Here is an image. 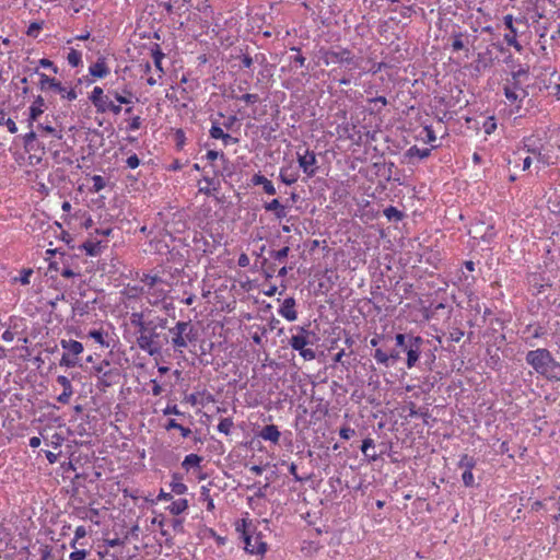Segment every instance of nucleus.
<instances>
[{
	"mask_svg": "<svg viewBox=\"0 0 560 560\" xmlns=\"http://www.w3.org/2000/svg\"><path fill=\"white\" fill-rule=\"evenodd\" d=\"M187 509H188L187 499H178L176 501H173L167 506V510L172 515H179V514L184 513Z\"/></svg>",
	"mask_w": 560,
	"mask_h": 560,
	"instance_id": "obj_31",
	"label": "nucleus"
},
{
	"mask_svg": "<svg viewBox=\"0 0 560 560\" xmlns=\"http://www.w3.org/2000/svg\"><path fill=\"white\" fill-rule=\"evenodd\" d=\"M88 535V530L84 526H78L74 530V537L69 542L70 547L75 550L80 539L84 538Z\"/></svg>",
	"mask_w": 560,
	"mask_h": 560,
	"instance_id": "obj_40",
	"label": "nucleus"
},
{
	"mask_svg": "<svg viewBox=\"0 0 560 560\" xmlns=\"http://www.w3.org/2000/svg\"><path fill=\"white\" fill-rule=\"evenodd\" d=\"M110 96H113V92L105 94L101 86H94L89 95V100L95 107L97 114L113 113L114 115H118L121 112V106L115 103Z\"/></svg>",
	"mask_w": 560,
	"mask_h": 560,
	"instance_id": "obj_8",
	"label": "nucleus"
},
{
	"mask_svg": "<svg viewBox=\"0 0 560 560\" xmlns=\"http://www.w3.org/2000/svg\"><path fill=\"white\" fill-rule=\"evenodd\" d=\"M37 131L40 137L50 136L51 138L56 140L62 139V132L60 129H57L50 125L39 124L37 126Z\"/></svg>",
	"mask_w": 560,
	"mask_h": 560,
	"instance_id": "obj_29",
	"label": "nucleus"
},
{
	"mask_svg": "<svg viewBox=\"0 0 560 560\" xmlns=\"http://www.w3.org/2000/svg\"><path fill=\"white\" fill-rule=\"evenodd\" d=\"M497 119L494 116H488L482 124V128L486 135H491L497 130Z\"/></svg>",
	"mask_w": 560,
	"mask_h": 560,
	"instance_id": "obj_44",
	"label": "nucleus"
},
{
	"mask_svg": "<svg viewBox=\"0 0 560 560\" xmlns=\"http://www.w3.org/2000/svg\"><path fill=\"white\" fill-rule=\"evenodd\" d=\"M150 313V310L132 312L129 319L131 326L137 329L138 347L149 355L153 357L159 355L162 350L158 328L164 329L166 327L167 319L159 316L154 319H149L148 314Z\"/></svg>",
	"mask_w": 560,
	"mask_h": 560,
	"instance_id": "obj_1",
	"label": "nucleus"
},
{
	"mask_svg": "<svg viewBox=\"0 0 560 560\" xmlns=\"http://www.w3.org/2000/svg\"><path fill=\"white\" fill-rule=\"evenodd\" d=\"M175 138H176V147L178 149H183L185 141H186L185 132L182 129H177L176 133H175Z\"/></svg>",
	"mask_w": 560,
	"mask_h": 560,
	"instance_id": "obj_61",
	"label": "nucleus"
},
{
	"mask_svg": "<svg viewBox=\"0 0 560 560\" xmlns=\"http://www.w3.org/2000/svg\"><path fill=\"white\" fill-rule=\"evenodd\" d=\"M106 248V244L103 241L93 237V234L80 246L88 256H98Z\"/></svg>",
	"mask_w": 560,
	"mask_h": 560,
	"instance_id": "obj_19",
	"label": "nucleus"
},
{
	"mask_svg": "<svg viewBox=\"0 0 560 560\" xmlns=\"http://www.w3.org/2000/svg\"><path fill=\"white\" fill-rule=\"evenodd\" d=\"M233 98L243 101L247 104H256L257 102H259L258 94H250V93H246L241 96H233Z\"/></svg>",
	"mask_w": 560,
	"mask_h": 560,
	"instance_id": "obj_53",
	"label": "nucleus"
},
{
	"mask_svg": "<svg viewBox=\"0 0 560 560\" xmlns=\"http://www.w3.org/2000/svg\"><path fill=\"white\" fill-rule=\"evenodd\" d=\"M32 275H33L32 269H23L20 272V276L14 279V281H19L21 284L27 285V284H30Z\"/></svg>",
	"mask_w": 560,
	"mask_h": 560,
	"instance_id": "obj_49",
	"label": "nucleus"
},
{
	"mask_svg": "<svg viewBox=\"0 0 560 560\" xmlns=\"http://www.w3.org/2000/svg\"><path fill=\"white\" fill-rule=\"evenodd\" d=\"M374 359L378 364L388 366L389 365V355L384 352L382 349H376L374 352Z\"/></svg>",
	"mask_w": 560,
	"mask_h": 560,
	"instance_id": "obj_47",
	"label": "nucleus"
},
{
	"mask_svg": "<svg viewBox=\"0 0 560 560\" xmlns=\"http://www.w3.org/2000/svg\"><path fill=\"white\" fill-rule=\"evenodd\" d=\"M354 433H355V431L353 429H351L350 427H342L339 430V435L343 440H349L350 438H352L354 435Z\"/></svg>",
	"mask_w": 560,
	"mask_h": 560,
	"instance_id": "obj_63",
	"label": "nucleus"
},
{
	"mask_svg": "<svg viewBox=\"0 0 560 560\" xmlns=\"http://www.w3.org/2000/svg\"><path fill=\"white\" fill-rule=\"evenodd\" d=\"M236 529L242 533L246 552L256 556H264L267 551V544L261 533H257L252 524L242 520V524Z\"/></svg>",
	"mask_w": 560,
	"mask_h": 560,
	"instance_id": "obj_4",
	"label": "nucleus"
},
{
	"mask_svg": "<svg viewBox=\"0 0 560 560\" xmlns=\"http://www.w3.org/2000/svg\"><path fill=\"white\" fill-rule=\"evenodd\" d=\"M462 480L466 487H472L475 485V477L472 470H464L462 475Z\"/></svg>",
	"mask_w": 560,
	"mask_h": 560,
	"instance_id": "obj_58",
	"label": "nucleus"
},
{
	"mask_svg": "<svg viewBox=\"0 0 560 560\" xmlns=\"http://www.w3.org/2000/svg\"><path fill=\"white\" fill-rule=\"evenodd\" d=\"M170 487L172 492L176 494H184L188 490L187 486L182 481V477L178 475H173Z\"/></svg>",
	"mask_w": 560,
	"mask_h": 560,
	"instance_id": "obj_32",
	"label": "nucleus"
},
{
	"mask_svg": "<svg viewBox=\"0 0 560 560\" xmlns=\"http://www.w3.org/2000/svg\"><path fill=\"white\" fill-rule=\"evenodd\" d=\"M171 343L175 352L183 353L188 343L196 341V332L190 322H177L174 327L168 329Z\"/></svg>",
	"mask_w": 560,
	"mask_h": 560,
	"instance_id": "obj_5",
	"label": "nucleus"
},
{
	"mask_svg": "<svg viewBox=\"0 0 560 560\" xmlns=\"http://www.w3.org/2000/svg\"><path fill=\"white\" fill-rule=\"evenodd\" d=\"M43 28V24L38 22H33L28 25L26 34L31 37L36 38L39 34V32Z\"/></svg>",
	"mask_w": 560,
	"mask_h": 560,
	"instance_id": "obj_52",
	"label": "nucleus"
},
{
	"mask_svg": "<svg viewBox=\"0 0 560 560\" xmlns=\"http://www.w3.org/2000/svg\"><path fill=\"white\" fill-rule=\"evenodd\" d=\"M88 556L86 549H75L70 552L68 560H86Z\"/></svg>",
	"mask_w": 560,
	"mask_h": 560,
	"instance_id": "obj_51",
	"label": "nucleus"
},
{
	"mask_svg": "<svg viewBox=\"0 0 560 560\" xmlns=\"http://www.w3.org/2000/svg\"><path fill=\"white\" fill-rule=\"evenodd\" d=\"M452 37H453L452 49L454 51L462 50L465 47L464 42H463V34L462 33H454L452 35Z\"/></svg>",
	"mask_w": 560,
	"mask_h": 560,
	"instance_id": "obj_50",
	"label": "nucleus"
},
{
	"mask_svg": "<svg viewBox=\"0 0 560 560\" xmlns=\"http://www.w3.org/2000/svg\"><path fill=\"white\" fill-rule=\"evenodd\" d=\"M205 394H206V392L192 393L190 395H187L185 397V400H186V402L190 404L191 406H197V405L201 404V401L199 400V396L205 395Z\"/></svg>",
	"mask_w": 560,
	"mask_h": 560,
	"instance_id": "obj_60",
	"label": "nucleus"
},
{
	"mask_svg": "<svg viewBox=\"0 0 560 560\" xmlns=\"http://www.w3.org/2000/svg\"><path fill=\"white\" fill-rule=\"evenodd\" d=\"M528 71L526 69H520L517 71L512 72V78L506 81L504 84V95L506 100L514 104L517 101H522L526 97L527 92L520 83L521 77H526Z\"/></svg>",
	"mask_w": 560,
	"mask_h": 560,
	"instance_id": "obj_10",
	"label": "nucleus"
},
{
	"mask_svg": "<svg viewBox=\"0 0 560 560\" xmlns=\"http://www.w3.org/2000/svg\"><path fill=\"white\" fill-rule=\"evenodd\" d=\"M152 58L154 61V66L160 72H163L162 69V59L164 58V54L161 51L159 46L156 45L154 49H152Z\"/></svg>",
	"mask_w": 560,
	"mask_h": 560,
	"instance_id": "obj_46",
	"label": "nucleus"
},
{
	"mask_svg": "<svg viewBox=\"0 0 560 560\" xmlns=\"http://www.w3.org/2000/svg\"><path fill=\"white\" fill-rule=\"evenodd\" d=\"M132 92L130 90L124 89L122 93L113 92V97L121 106V104H131L132 103Z\"/></svg>",
	"mask_w": 560,
	"mask_h": 560,
	"instance_id": "obj_35",
	"label": "nucleus"
},
{
	"mask_svg": "<svg viewBox=\"0 0 560 560\" xmlns=\"http://www.w3.org/2000/svg\"><path fill=\"white\" fill-rule=\"evenodd\" d=\"M202 462V457L198 454H188L185 456L182 467L188 471L191 468L200 467V463Z\"/></svg>",
	"mask_w": 560,
	"mask_h": 560,
	"instance_id": "obj_30",
	"label": "nucleus"
},
{
	"mask_svg": "<svg viewBox=\"0 0 560 560\" xmlns=\"http://www.w3.org/2000/svg\"><path fill=\"white\" fill-rule=\"evenodd\" d=\"M91 180H92V187H91L92 192H100L106 186V182L103 178V176H101V175H93L91 177Z\"/></svg>",
	"mask_w": 560,
	"mask_h": 560,
	"instance_id": "obj_45",
	"label": "nucleus"
},
{
	"mask_svg": "<svg viewBox=\"0 0 560 560\" xmlns=\"http://www.w3.org/2000/svg\"><path fill=\"white\" fill-rule=\"evenodd\" d=\"M258 436L264 441L278 444L281 438V433L276 424H267L259 431Z\"/></svg>",
	"mask_w": 560,
	"mask_h": 560,
	"instance_id": "obj_25",
	"label": "nucleus"
},
{
	"mask_svg": "<svg viewBox=\"0 0 560 560\" xmlns=\"http://www.w3.org/2000/svg\"><path fill=\"white\" fill-rule=\"evenodd\" d=\"M165 429L167 431L173 429L178 430L183 438H188L191 434V430L189 428L182 425L175 419H170L165 424Z\"/></svg>",
	"mask_w": 560,
	"mask_h": 560,
	"instance_id": "obj_33",
	"label": "nucleus"
},
{
	"mask_svg": "<svg viewBox=\"0 0 560 560\" xmlns=\"http://www.w3.org/2000/svg\"><path fill=\"white\" fill-rule=\"evenodd\" d=\"M477 460L475 457L463 454L458 462V467L464 470H472L476 467Z\"/></svg>",
	"mask_w": 560,
	"mask_h": 560,
	"instance_id": "obj_36",
	"label": "nucleus"
},
{
	"mask_svg": "<svg viewBox=\"0 0 560 560\" xmlns=\"http://www.w3.org/2000/svg\"><path fill=\"white\" fill-rule=\"evenodd\" d=\"M39 88L42 91H50L58 94L61 100L72 102L77 100L78 93L72 85H65L56 78H51L45 73H39Z\"/></svg>",
	"mask_w": 560,
	"mask_h": 560,
	"instance_id": "obj_7",
	"label": "nucleus"
},
{
	"mask_svg": "<svg viewBox=\"0 0 560 560\" xmlns=\"http://www.w3.org/2000/svg\"><path fill=\"white\" fill-rule=\"evenodd\" d=\"M65 439L61 433H54L48 441V445H50L54 448L60 447L63 443Z\"/></svg>",
	"mask_w": 560,
	"mask_h": 560,
	"instance_id": "obj_55",
	"label": "nucleus"
},
{
	"mask_svg": "<svg viewBox=\"0 0 560 560\" xmlns=\"http://www.w3.org/2000/svg\"><path fill=\"white\" fill-rule=\"evenodd\" d=\"M533 139L532 138H525L523 141V148L530 154H533L537 162L549 166L553 164V162L550 160V156L548 154L542 153L541 149L538 147H535L532 144Z\"/></svg>",
	"mask_w": 560,
	"mask_h": 560,
	"instance_id": "obj_18",
	"label": "nucleus"
},
{
	"mask_svg": "<svg viewBox=\"0 0 560 560\" xmlns=\"http://www.w3.org/2000/svg\"><path fill=\"white\" fill-rule=\"evenodd\" d=\"M0 126H5L11 133H15L18 131L15 121L8 118L4 110H0Z\"/></svg>",
	"mask_w": 560,
	"mask_h": 560,
	"instance_id": "obj_41",
	"label": "nucleus"
},
{
	"mask_svg": "<svg viewBox=\"0 0 560 560\" xmlns=\"http://www.w3.org/2000/svg\"><path fill=\"white\" fill-rule=\"evenodd\" d=\"M140 282L144 287V298L151 306H158L166 301L171 292L168 281L158 275L143 273Z\"/></svg>",
	"mask_w": 560,
	"mask_h": 560,
	"instance_id": "obj_3",
	"label": "nucleus"
},
{
	"mask_svg": "<svg viewBox=\"0 0 560 560\" xmlns=\"http://www.w3.org/2000/svg\"><path fill=\"white\" fill-rule=\"evenodd\" d=\"M88 337L92 338L96 343H98L103 348H109L110 341L108 339V332L103 328L91 329L88 332Z\"/></svg>",
	"mask_w": 560,
	"mask_h": 560,
	"instance_id": "obj_26",
	"label": "nucleus"
},
{
	"mask_svg": "<svg viewBox=\"0 0 560 560\" xmlns=\"http://www.w3.org/2000/svg\"><path fill=\"white\" fill-rule=\"evenodd\" d=\"M142 126V119L140 116H133L130 118L129 122H128V127L127 129L129 131H137L141 128Z\"/></svg>",
	"mask_w": 560,
	"mask_h": 560,
	"instance_id": "obj_54",
	"label": "nucleus"
},
{
	"mask_svg": "<svg viewBox=\"0 0 560 560\" xmlns=\"http://www.w3.org/2000/svg\"><path fill=\"white\" fill-rule=\"evenodd\" d=\"M60 346L65 350L60 359V365L66 368H74L79 364L78 357L83 352L84 347L80 341L72 339H61Z\"/></svg>",
	"mask_w": 560,
	"mask_h": 560,
	"instance_id": "obj_12",
	"label": "nucleus"
},
{
	"mask_svg": "<svg viewBox=\"0 0 560 560\" xmlns=\"http://www.w3.org/2000/svg\"><path fill=\"white\" fill-rule=\"evenodd\" d=\"M526 362L536 373L548 381L560 382V363L546 348H538L526 353Z\"/></svg>",
	"mask_w": 560,
	"mask_h": 560,
	"instance_id": "obj_2",
	"label": "nucleus"
},
{
	"mask_svg": "<svg viewBox=\"0 0 560 560\" xmlns=\"http://www.w3.org/2000/svg\"><path fill=\"white\" fill-rule=\"evenodd\" d=\"M289 250H290V248L288 246H284L283 248L279 249V250L272 252L271 257L275 260L282 261L288 257Z\"/></svg>",
	"mask_w": 560,
	"mask_h": 560,
	"instance_id": "obj_56",
	"label": "nucleus"
},
{
	"mask_svg": "<svg viewBox=\"0 0 560 560\" xmlns=\"http://www.w3.org/2000/svg\"><path fill=\"white\" fill-rule=\"evenodd\" d=\"M319 52L325 66L346 65L349 71L360 67V60L348 48L320 49Z\"/></svg>",
	"mask_w": 560,
	"mask_h": 560,
	"instance_id": "obj_6",
	"label": "nucleus"
},
{
	"mask_svg": "<svg viewBox=\"0 0 560 560\" xmlns=\"http://www.w3.org/2000/svg\"><path fill=\"white\" fill-rule=\"evenodd\" d=\"M492 57H491V52L488 51V52H483V54H478V58H477V70H481V69H487L489 67H491L492 65Z\"/></svg>",
	"mask_w": 560,
	"mask_h": 560,
	"instance_id": "obj_37",
	"label": "nucleus"
},
{
	"mask_svg": "<svg viewBox=\"0 0 560 560\" xmlns=\"http://www.w3.org/2000/svg\"><path fill=\"white\" fill-rule=\"evenodd\" d=\"M234 422L232 418H222L218 424V431L225 435H230Z\"/></svg>",
	"mask_w": 560,
	"mask_h": 560,
	"instance_id": "obj_42",
	"label": "nucleus"
},
{
	"mask_svg": "<svg viewBox=\"0 0 560 560\" xmlns=\"http://www.w3.org/2000/svg\"><path fill=\"white\" fill-rule=\"evenodd\" d=\"M206 159L207 161L210 163L211 167H212V172L214 171V168H221V166L219 164H217V162L219 161L222 165L226 164L228 163V159L226 156L224 155L223 152H219V151H215V150H209L206 154ZM222 170H224L222 167Z\"/></svg>",
	"mask_w": 560,
	"mask_h": 560,
	"instance_id": "obj_27",
	"label": "nucleus"
},
{
	"mask_svg": "<svg viewBox=\"0 0 560 560\" xmlns=\"http://www.w3.org/2000/svg\"><path fill=\"white\" fill-rule=\"evenodd\" d=\"M200 500L206 503L208 511L212 512L215 509L214 501L210 494V489L207 486H202L200 488Z\"/></svg>",
	"mask_w": 560,
	"mask_h": 560,
	"instance_id": "obj_34",
	"label": "nucleus"
},
{
	"mask_svg": "<svg viewBox=\"0 0 560 560\" xmlns=\"http://www.w3.org/2000/svg\"><path fill=\"white\" fill-rule=\"evenodd\" d=\"M126 164L129 168L135 170L140 165V160L138 155L133 153L130 156H128V159L126 160Z\"/></svg>",
	"mask_w": 560,
	"mask_h": 560,
	"instance_id": "obj_62",
	"label": "nucleus"
},
{
	"mask_svg": "<svg viewBox=\"0 0 560 560\" xmlns=\"http://www.w3.org/2000/svg\"><path fill=\"white\" fill-rule=\"evenodd\" d=\"M89 73L95 79H104L110 73L106 58L100 56L94 63L89 67Z\"/></svg>",
	"mask_w": 560,
	"mask_h": 560,
	"instance_id": "obj_21",
	"label": "nucleus"
},
{
	"mask_svg": "<svg viewBox=\"0 0 560 560\" xmlns=\"http://www.w3.org/2000/svg\"><path fill=\"white\" fill-rule=\"evenodd\" d=\"M504 26L509 30V33L504 34L505 43L513 47L517 52L523 51V46L517 40V30L514 27V18L512 14H506L503 18Z\"/></svg>",
	"mask_w": 560,
	"mask_h": 560,
	"instance_id": "obj_15",
	"label": "nucleus"
},
{
	"mask_svg": "<svg viewBox=\"0 0 560 560\" xmlns=\"http://www.w3.org/2000/svg\"><path fill=\"white\" fill-rule=\"evenodd\" d=\"M299 178H300L299 172L292 165H287V166L280 167L279 179L283 184L291 186V185L295 184L299 180Z\"/></svg>",
	"mask_w": 560,
	"mask_h": 560,
	"instance_id": "obj_24",
	"label": "nucleus"
},
{
	"mask_svg": "<svg viewBox=\"0 0 560 560\" xmlns=\"http://www.w3.org/2000/svg\"><path fill=\"white\" fill-rule=\"evenodd\" d=\"M399 13L404 19H410L415 13V10L412 5H402L399 9Z\"/></svg>",
	"mask_w": 560,
	"mask_h": 560,
	"instance_id": "obj_64",
	"label": "nucleus"
},
{
	"mask_svg": "<svg viewBox=\"0 0 560 560\" xmlns=\"http://www.w3.org/2000/svg\"><path fill=\"white\" fill-rule=\"evenodd\" d=\"M45 101L38 95L30 106V121H36L44 113Z\"/></svg>",
	"mask_w": 560,
	"mask_h": 560,
	"instance_id": "obj_28",
	"label": "nucleus"
},
{
	"mask_svg": "<svg viewBox=\"0 0 560 560\" xmlns=\"http://www.w3.org/2000/svg\"><path fill=\"white\" fill-rule=\"evenodd\" d=\"M295 306H296V302H295V299L290 296V298H287L280 308L278 310V313L283 317L285 318L289 322H294L298 318V312L295 310Z\"/></svg>",
	"mask_w": 560,
	"mask_h": 560,
	"instance_id": "obj_22",
	"label": "nucleus"
},
{
	"mask_svg": "<svg viewBox=\"0 0 560 560\" xmlns=\"http://www.w3.org/2000/svg\"><path fill=\"white\" fill-rule=\"evenodd\" d=\"M67 61L73 68L79 67L82 63L81 51H79L74 48H71L70 51L68 52Z\"/></svg>",
	"mask_w": 560,
	"mask_h": 560,
	"instance_id": "obj_38",
	"label": "nucleus"
},
{
	"mask_svg": "<svg viewBox=\"0 0 560 560\" xmlns=\"http://www.w3.org/2000/svg\"><path fill=\"white\" fill-rule=\"evenodd\" d=\"M124 304L126 307H129L130 304L135 301L140 300L144 296V287L142 285H126L121 291Z\"/></svg>",
	"mask_w": 560,
	"mask_h": 560,
	"instance_id": "obj_16",
	"label": "nucleus"
},
{
	"mask_svg": "<svg viewBox=\"0 0 560 560\" xmlns=\"http://www.w3.org/2000/svg\"><path fill=\"white\" fill-rule=\"evenodd\" d=\"M104 542H105L106 546H108L110 548H115V547L124 546L125 545V539H122L120 537L105 538Z\"/></svg>",
	"mask_w": 560,
	"mask_h": 560,
	"instance_id": "obj_59",
	"label": "nucleus"
},
{
	"mask_svg": "<svg viewBox=\"0 0 560 560\" xmlns=\"http://www.w3.org/2000/svg\"><path fill=\"white\" fill-rule=\"evenodd\" d=\"M374 447V441L370 438L368 439H364L362 441V445H361V451L364 455L369 456L372 460H375L377 458V454H368V450L369 448H373Z\"/></svg>",
	"mask_w": 560,
	"mask_h": 560,
	"instance_id": "obj_48",
	"label": "nucleus"
},
{
	"mask_svg": "<svg viewBox=\"0 0 560 560\" xmlns=\"http://www.w3.org/2000/svg\"><path fill=\"white\" fill-rule=\"evenodd\" d=\"M56 381L62 387V393L56 398L57 401L63 405L69 404L74 393L71 381L65 375H58Z\"/></svg>",
	"mask_w": 560,
	"mask_h": 560,
	"instance_id": "obj_17",
	"label": "nucleus"
},
{
	"mask_svg": "<svg viewBox=\"0 0 560 560\" xmlns=\"http://www.w3.org/2000/svg\"><path fill=\"white\" fill-rule=\"evenodd\" d=\"M384 215L388 221H400L404 217L402 212L393 206H389L384 210Z\"/></svg>",
	"mask_w": 560,
	"mask_h": 560,
	"instance_id": "obj_43",
	"label": "nucleus"
},
{
	"mask_svg": "<svg viewBox=\"0 0 560 560\" xmlns=\"http://www.w3.org/2000/svg\"><path fill=\"white\" fill-rule=\"evenodd\" d=\"M250 184L253 186H261L262 190L270 196H273L277 194V189L273 185V183L268 179L266 176H264L261 173H256L250 178Z\"/></svg>",
	"mask_w": 560,
	"mask_h": 560,
	"instance_id": "obj_23",
	"label": "nucleus"
},
{
	"mask_svg": "<svg viewBox=\"0 0 560 560\" xmlns=\"http://www.w3.org/2000/svg\"><path fill=\"white\" fill-rule=\"evenodd\" d=\"M423 339L420 336H410L406 345L407 361L406 365L408 369H412L419 361L421 354V348Z\"/></svg>",
	"mask_w": 560,
	"mask_h": 560,
	"instance_id": "obj_14",
	"label": "nucleus"
},
{
	"mask_svg": "<svg viewBox=\"0 0 560 560\" xmlns=\"http://www.w3.org/2000/svg\"><path fill=\"white\" fill-rule=\"evenodd\" d=\"M220 176H223L222 168H214L212 176L208 174L202 175V178L198 180V192L208 197H213L217 201H221L219 198V192L221 190V180Z\"/></svg>",
	"mask_w": 560,
	"mask_h": 560,
	"instance_id": "obj_11",
	"label": "nucleus"
},
{
	"mask_svg": "<svg viewBox=\"0 0 560 560\" xmlns=\"http://www.w3.org/2000/svg\"><path fill=\"white\" fill-rule=\"evenodd\" d=\"M431 150L430 149H419L417 145H412L408 149L407 155L409 158H418V159H425L430 155Z\"/></svg>",
	"mask_w": 560,
	"mask_h": 560,
	"instance_id": "obj_39",
	"label": "nucleus"
},
{
	"mask_svg": "<svg viewBox=\"0 0 560 560\" xmlns=\"http://www.w3.org/2000/svg\"><path fill=\"white\" fill-rule=\"evenodd\" d=\"M293 329H295L298 334L293 335L289 341L291 348L299 351L300 355L305 361L314 360L316 358L315 351L312 348H306V346L312 343L310 340L312 331L304 326H295Z\"/></svg>",
	"mask_w": 560,
	"mask_h": 560,
	"instance_id": "obj_9",
	"label": "nucleus"
},
{
	"mask_svg": "<svg viewBox=\"0 0 560 560\" xmlns=\"http://www.w3.org/2000/svg\"><path fill=\"white\" fill-rule=\"evenodd\" d=\"M210 137L213 139H221L223 137V129L219 126L218 122H212V126L209 130Z\"/></svg>",
	"mask_w": 560,
	"mask_h": 560,
	"instance_id": "obj_57",
	"label": "nucleus"
},
{
	"mask_svg": "<svg viewBox=\"0 0 560 560\" xmlns=\"http://www.w3.org/2000/svg\"><path fill=\"white\" fill-rule=\"evenodd\" d=\"M296 161L306 177L312 178L316 175L318 170V162L314 151L310 150L308 148H306L303 152L299 150L296 152Z\"/></svg>",
	"mask_w": 560,
	"mask_h": 560,
	"instance_id": "obj_13",
	"label": "nucleus"
},
{
	"mask_svg": "<svg viewBox=\"0 0 560 560\" xmlns=\"http://www.w3.org/2000/svg\"><path fill=\"white\" fill-rule=\"evenodd\" d=\"M262 208L266 212H271L277 220H282L288 215L289 208L277 198L265 201Z\"/></svg>",
	"mask_w": 560,
	"mask_h": 560,
	"instance_id": "obj_20",
	"label": "nucleus"
}]
</instances>
